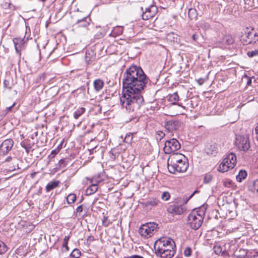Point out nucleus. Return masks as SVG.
Masks as SVG:
<instances>
[{
	"instance_id": "f257e3e1",
	"label": "nucleus",
	"mask_w": 258,
	"mask_h": 258,
	"mask_svg": "<svg viewBox=\"0 0 258 258\" xmlns=\"http://www.w3.org/2000/svg\"><path fill=\"white\" fill-rule=\"evenodd\" d=\"M149 79L141 67L133 65L123 75V90L120 101L122 108L130 114V120L138 117L139 110L144 102L141 92Z\"/></svg>"
},
{
	"instance_id": "f03ea898",
	"label": "nucleus",
	"mask_w": 258,
	"mask_h": 258,
	"mask_svg": "<svg viewBox=\"0 0 258 258\" xmlns=\"http://www.w3.org/2000/svg\"><path fill=\"white\" fill-rule=\"evenodd\" d=\"M175 249L176 245L174 241L169 237H162L156 241L154 244L155 253H161V251Z\"/></svg>"
},
{
	"instance_id": "7ed1b4c3",
	"label": "nucleus",
	"mask_w": 258,
	"mask_h": 258,
	"mask_svg": "<svg viewBox=\"0 0 258 258\" xmlns=\"http://www.w3.org/2000/svg\"><path fill=\"white\" fill-rule=\"evenodd\" d=\"M74 23L73 25L74 29H86L90 24L91 19L89 15L84 16L81 12L77 10V13L73 16Z\"/></svg>"
},
{
	"instance_id": "20e7f679",
	"label": "nucleus",
	"mask_w": 258,
	"mask_h": 258,
	"mask_svg": "<svg viewBox=\"0 0 258 258\" xmlns=\"http://www.w3.org/2000/svg\"><path fill=\"white\" fill-rule=\"evenodd\" d=\"M236 163V156L235 154L231 153L223 160L220 164L218 170L221 172L227 171L230 169H233Z\"/></svg>"
},
{
	"instance_id": "39448f33",
	"label": "nucleus",
	"mask_w": 258,
	"mask_h": 258,
	"mask_svg": "<svg viewBox=\"0 0 258 258\" xmlns=\"http://www.w3.org/2000/svg\"><path fill=\"white\" fill-rule=\"evenodd\" d=\"M157 226L154 223H149L142 225L139 229V233L144 238H148L151 237Z\"/></svg>"
},
{
	"instance_id": "423d86ee",
	"label": "nucleus",
	"mask_w": 258,
	"mask_h": 258,
	"mask_svg": "<svg viewBox=\"0 0 258 258\" xmlns=\"http://www.w3.org/2000/svg\"><path fill=\"white\" fill-rule=\"evenodd\" d=\"M25 35L23 38L21 37L15 38L13 39V42L15 45L16 51L17 53H20L22 47L24 45V43L27 41L30 36V29L29 27L26 26L25 30Z\"/></svg>"
},
{
	"instance_id": "0eeeda50",
	"label": "nucleus",
	"mask_w": 258,
	"mask_h": 258,
	"mask_svg": "<svg viewBox=\"0 0 258 258\" xmlns=\"http://www.w3.org/2000/svg\"><path fill=\"white\" fill-rule=\"evenodd\" d=\"M235 143L239 150L244 152L248 151L250 148L249 138L247 135L237 137Z\"/></svg>"
},
{
	"instance_id": "6e6552de",
	"label": "nucleus",
	"mask_w": 258,
	"mask_h": 258,
	"mask_svg": "<svg viewBox=\"0 0 258 258\" xmlns=\"http://www.w3.org/2000/svg\"><path fill=\"white\" fill-rule=\"evenodd\" d=\"M180 147V144L178 140L173 138L165 142L163 150L165 154H168L177 151Z\"/></svg>"
},
{
	"instance_id": "1a4fd4ad",
	"label": "nucleus",
	"mask_w": 258,
	"mask_h": 258,
	"mask_svg": "<svg viewBox=\"0 0 258 258\" xmlns=\"http://www.w3.org/2000/svg\"><path fill=\"white\" fill-rule=\"evenodd\" d=\"M182 155L178 154L177 153H174L171 155L167 161V167L169 172L172 174H175L178 172V167L177 165V156H182Z\"/></svg>"
},
{
	"instance_id": "9d476101",
	"label": "nucleus",
	"mask_w": 258,
	"mask_h": 258,
	"mask_svg": "<svg viewBox=\"0 0 258 258\" xmlns=\"http://www.w3.org/2000/svg\"><path fill=\"white\" fill-rule=\"evenodd\" d=\"M142 11V19L144 20H148L153 18L158 12L157 7L151 4L149 7H143L141 8Z\"/></svg>"
},
{
	"instance_id": "9b49d317",
	"label": "nucleus",
	"mask_w": 258,
	"mask_h": 258,
	"mask_svg": "<svg viewBox=\"0 0 258 258\" xmlns=\"http://www.w3.org/2000/svg\"><path fill=\"white\" fill-rule=\"evenodd\" d=\"M242 40L246 45L254 44L258 41V33L255 32L252 29L242 36Z\"/></svg>"
},
{
	"instance_id": "f8f14e48",
	"label": "nucleus",
	"mask_w": 258,
	"mask_h": 258,
	"mask_svg": "<svg viewBox=\"0 0 258 258\" xmlns=\"http://www.w3.org/2000/svg\"><path fill=\"white\" fill-rule=\"evenodd\" d=\"M203 222V218L197 217L195 214H190L188 216V224L193 229L197 230L201 226Z\"/></svg>"
},
{
	"instance_id": "ddd939ff",
	"label": "nucleus",
	"mask_w": 258,
	"mask_h": 258,
	"mask_svg": "<svg viewBox=\"0 0 258 258\" xmlns=\"http://www.w3.org/2000/svg\"><path fill=\"white\" fill-rule=\"evenodd\" d=\"M14 141L12 139L5 140L0 146V155H6L12 148Z\"/></svg>"
},
{
	"instance_id": "4468645a",
	"label": "nucleus",
	"mask_w": 258,
	"mask_h": 258,
	"mask_svg": "<svg viewBox=\"0 0 258 258\" xmlns=\"http://www.w3.org/2000/svg\"><path fill=\"white\" fill-rule=\"evenodd\" d=\"M180 126V122L177 119H171L166 121L164 127L168 132H173L177 131Z\"/></svg>"
},
{
	"instance_id": "2eb2a0df",
	"label": "nucleus",
	"mask_w": 258,
	"mask_h": 258,
	"mask_svg": "<svg viewBox=\"0 0 258 258\" xmlns=\"http://www.w3.org/2000/svg\"><path fill=\"white\" fill-rule=\"evenodd\" d=\"M186 210L185 206L175 204L170 205L167 208V211L174 215H181Z\"/></svg>"
},
{
	"instance_id": "dca6fc26",
	"label": "nucleus",
	"mask_w": 258,
	"mask_h": 258,
	"mask_svg": "<svg viewBox=\"0 0 258 258\" xmlns=\"http://www.w3.org/2000/svg\"><path fill=\"white\" fill-rule=\"evenodd\" d=\"M205 151L207 154L215 156L218 152V149L216 144H208Z\"/></svg>"
},
{
	"instance_id": "f3484780",
	"label": "nucleus",
	"mask_w": 258,
	"mask_h": 258,
	"mask_svg": "<svg viewBox=\"0 0 258 258\" xmlns=\"http://www.w3.org/2000/svg\"><path fill=\"white\" fill-rule=\"evenodd\" d=\"M175 253V249L165 250L164 252L161 251V253H155L157 256L161 258H172Z\"/></svg>"
},
{
	"instance_id": "a211bd4d",
	"label": "nucleus",
	"mask_w": 258,
	"mask_h": 258,
	"mask_svg": "<svg viewBox=\"0 0 258 258\" xmlns=\"http://www.w3.org/2000/svg\"><path fill=\"white\" fill-rule=\"evenodd\" d=\"M178 172H184L186 171L188 167V163L177 157Z\"/></svg>"
},
{
	"instance_id": "6ab92c4d",
	"label": "nucleus",
	"mask_w": 258,
	"mask_h": 258,
	"mask_svg": "<svg viewBox=\"0 0 258 258\" xmlns=\"http://www.w3.org/2000/svg\"><path fill=\"white\" fill-rule=\"evenodd\" d=\"M94 87L96 91H99L104 86V82L101 79H97L94 81Z\"/></svg>"
},
{
	"instance_id": "aec40b11",
	"label": "nucleus",
	"mask_w": 258,
	"mask_h": 258,
	"mask_svg": "<svg viewBox=\"0 0 258 258\" xmlns=\"http://www.w3.org/2000/svg\"><path fill=\"white\" fill-rule=\"evenodd\" d=\"M59 183V181L57 180L49 182L46 186V191H49L58 186Z\"/></svg>"
},
{
	"instance_id": "412c9836",
	"label": "nucleus",
	"mask_w": 258,
	"mask_h": 258,
	"mask_svg": "<svg viewBox=\"0 0 258 258\" xmlns=\"http://www.w3.org/2000/svg\"><path fill=\"white\" fill-rule=\"evenodd\" d=\"M222 42L225 44L231 45L234 42V39L230 35H226L222 39Z\"/></svg>"
},
{
	"instance_id": "4be33fe9",
	"label": "nucleus",
	"mask_w": 258,
	"mask_h": 258,
	"mask_svg": "<svg viewBox=\"0 0 258 258\" xmlns=\"http://www.w3.org/2000/svg\"><path fill=\"white\" fill-rule=\"evenodd\" d=\"M98 190V185L97 184H92L86 189L87 195H91L94 194Z\"/></svg>"
},
{
	"instance_id": "5701e85b",
	"label": "nucleus",
	"mask_w": 258,
	"mask_h": 258,
	"mask_svg": "<svg viewBox=\"0 0 258 258\" xmlns=\"http://www.w3.org/2000/svg\"><path fill=\"white\" fill-rule=\"evenodd\" d=\"M247 176V172L245 170H241L239 171L238 174L236 176V180L238 182H241L245 179Z\"/></svg>"
},
{
	"instance_id": "b1692460",
	"label": "nucleus",
	"mask_w": 258,
	"mask_h": 258,
	"mask_svg": "<svg viewBox=\"0 0 258 258\" xmlns=\"http://www.w3.org/2000/svg\"><path fill=\"white\" fill-rule=\"evenodd\" d=\"M70 159L69 158H63L60 159L58 163V166L59 169H63L69 163Z\"/></svg>"
},
{
	"instance_id": "393cba45",
	"label": "nucleus",
	"mask_w": 258,
	"mask_h": 258,
	"mask_svg": "<svg viewBox=\"0 0 258 258\" xmlns=\"http://www.w3.org/2000/svg\"><path fill=\"white\" fill-rule=\"evenodd\" d=\"M178 37L177 34L171 32L167 35V39L170 41L177 42L179 39Z\"/></svg>"
},
{
	"instance_id": "a878e982",
	"label": "nucleus",
	"mask_w": 258,
	"mask_h": 258,
	"mask_svg": "<svg viewBox=\"0 0 258 258\" xmlns=\"http://www.w3.org/2000/svg\"><path fill=\"white\" fill-rule=\"evenodd\" d=\"M85 108L80 107L78 108L74 113V117L75 119H78L82 114L85 112Z\"/></svg>"
},
{
	"instance_id": "bb28decb",
	"label": "nucleus",
	"mask_w": 258,
	"mask_h": 258,
	"mask_svg": "<svg viewBox=\"0 0 258 258\" xmlns=\"http://www.w3.org/2000/svg\"><path fill=\"white\" fill-rule=\"evenodd\" d=\"M179 100V96L176 92L170 94L169 96V101L172 102L173 104H176V102Z\"/></svg>"
},
{
	"instance_id": "cd10ccee",
	"label": "nucleus",
	"mask_w": 258,
	"mask_h": 258,
	"mask_svg": "<svg viewBox=\"0 0 258 258\" xmlns=\"http://www.w3.org/2000/svg\"><path fill=\"white\" fill-rule=\"evenodd\" d=\"M70 239L69 236H66L63 238L62 251L63 252L67 251L69 250V246L68 245V241Z\"/></svg>"
},
{
	"instance_id": "c85d7f7f",
	"label": "nucleus",
	"mask_w": 258,
	"mask_h": 258,
	"mask_svg": "<svg viewBox=\"0 0 258 258\" xmlns=\"http://www.w3.org/2000/svg\"><path fill=\"white\" fill-rule=\"evenodd\" d=\"M81 254V251L78 248H75L70 254V258H79Z\"/></svg>"
},
{
	"instance_id": "c756f323",
	"label": "nucleus",
	"mask_w": 258,
	"mask_h": 258,
	"mask_svg": "<svg viewBox=\"0 0 258 258\" xmlns=\"http://www.w3.org/2000/svg\"><path fill=\"white\" fill-rule=\"evenodd\" d=\"M191 214H195V216L197 217L203 218V220L205 214V210H204V208H202L199 210L197 211L196 212H193Z\"/></svg>"
},
{
	"instance_id": "7c9ffc66",
	"label": "nucleus",
	"mask_w": 258,
	"mask_h": 258,
	"mask_svg": "<svg viewBox=\"0 0 258 258\" xmlns=\"http://www.w3.org/2000/svg\"><path fill=\"white\" fill-rule=\"evenodd\" d=\"M76 200V195L74 194H69L67 198V201L68 204H72L75 202Z\"/></svg>"
},
{
	"instance_id": "2f4dec72",
	"label": "nucleus",
	"mask_w": 258,
	"mask_h": 258,
	"mask_svg": "<svg viewBox=\"0 0 258 258\" xmlns=\"http://www.w3.org/2000/svg\"><path fill=\"white\" fill-rule=\"evenodd\" d=\"M188 17L191 20L196 18L197 17L196 10L195 9H190L188 11Z\"/></svg>"
},
{
	"instance_id": "473e14b6",
	"label": "nucleus",
	"mask_w": 258,
	"mask_h": 258,
	"mask_svg": "<svg viewBox=\"0 0 258 258\" xmlns=\"http://www.w3.org/2000/svg\"><path fill=\"white\" fill-rule=\"evenodd\" d=\"M8 248L6 244L0 240V254L5 253L7 251Z\"/></svg>"
},
{
	"instance_id": "72a5a7b5",
	"label": "nucleus",
	"mask_w": 258,
	"mask_h": 258,
	"mask_svg": "<svg viewBox=\"0 0 258 258\" xmlns=\"http://www.w3.org/2000/svg\"><path fill=\"white\" fill-rule=\"evenodd\" d=\"M158 202H159L158 200H156V199H153L152 200H149V201H147L145 203V205L146 206H155L158 204Z\"/></svg>"
},
{
	"instance_id": "f704fd0d",
	"label": "nucleus",
	"mask_w": 258,
	"mask_h": 258,
	"mask_svg": "<svg viewBox=\"0 0 258 258\" xmlns=\"http://www.w3.org/2000/svg\"><path fill=\"white\" fill-rule=\"evenodd\" d=\"M213 250L216 254L219 255L222 252V248L220 245H214Z\"/></svg>"
},
{
	"instance_id": "c9c22d12",
	"label": "nucleus",
	"mask_w": 258,
	"mask_h": 258,
	"mask_svg": "<svg viewBox=\"0 0 258 258\" xmlns=\"http://www.w3.org/2000/svg\"><path fill=\"white\" fill-rule=\"evenodd\" d=\"M247 55L249 57H253L258 55V49L249 51L247 52Z\"/></svg>"
},
{
	"instance_id": "e433bc0d",
	"label": "nucleus",
	"mask_w": 258,
	"mask_h": 258,
	"mask_svg": "<svg viewBox=\"0 0 258 258\" xmlns=\"http://www.w3.org/2000/svg\"><path fill=\"white\" fill-rule=\"evenodd\" d=\"M212 179V176L210 173H207L205 174V177L204 178V183H209Z\"/></svg>"
},
{
	"instance_id": "4c0bfd02",
	"label": "nucleus",
	"mask_w": 258,
	"mask_h": 258,
	"mask_svg": "<svg viewBox=\"0 0 258 258\" xmlns=\"http://www.w3.org/2000/svg\"><path fill=\"white\" fill-rule=\"evenodd\" d=\"M4 86L5 88H8L11 90L13 87V83H10L8 80H5L4 81Z\"/></svg>"
},
{
	"instance_id": "58836bf2",
	"label": "nucleus",
	"mask_w": 258,
	"mask_h": 258,
	"mask_svg": "<svg viewBox=\"0 0 258 258\" xmlns=\"http://www.w3.org/2000/svg\"><path fill=\"white\" fill-rule=\"evenodd\" d=\"M162 199L164 201H167L170 198V195L168 191H164L161 196Z\"/></svg>"
},
{
	"instance_id": "ea45409f",
	"label": "nucleus",
	"mask_w": 258,
	"mask_h": 258,
	"mask_svg": "<svg viewBox=\"0 0 258 258\" xmlns=\"http://www.w3.org/2000/svg\"><path fill=\"white\" fill-rule=\"evenodd\" d=\"M165 136V134L162 131H158L156 134V139L157 140L161 141Z\"/></svg>"
},
{
	"instance_id": "a19ab883",
	"label": "nucleus",
	"mask_w": 258,
	"mask_h": 258,
	"mask_svg": "<svg viewBox=\"0 0 258 258\" xmlns=\"http://www.w3.org/2000/svg\"><path fill=\"white\" fill-rule=\"evenodd\" d=\"M21 146L25 149L26 152L27 154L29 153L30 150L31 148V147L30 145L26 144L24 142H22L21 143Z\"/></svg>"
},
{
	"instance_id": "79ce46f5",
	"label": "nucleus",
	"mask_w": 258,
	"mask_h": 258,
	"mask_svg": "<svg viewBox=\"0 0 258 258\" xmlns=\"http://www.w3.org/2000/svg\"><path fill=\"white\" fill-rule=\"evenodd\" d=\"M191 253V249L190 247H186L184 250V254L185 256H189Z\"/></svg>"
},
{
	"instance_id": "37998d69",
	"label": "nucleus",
	"mask_w": 258,
	"mask_h": 258,
	"mask_svg": "<svg viewBox=\"0 0 258 258\" xmlns=\"http://www.w3.org/2000/svg\"><path fill=\"white\" fill-rule=\"evenodd\" d=\"M133 139V135L132 134H127L124 138V141L126 143H130Z\"/></svg>"
},
{
	"instance_id": "c03bdc74",
	"label": "nucleus",
	"mask_w": 258,
	"mask_h": 258,
	"mask_svg": "<svg viewBox=\"0 0 258 258\" xmlns=\"http://www.w3.org/2000/svg\"><path fill=\"white\" fill-rule=\"evenodd\" d=\"M252 188L254 191H256L258 193V179L253 181Z\"/></svg>"
},
{
	"instance_id": "a18cd8bd",
	"label": "nucleus",
	"mask_w": 258,
	"mask_h": 258,
	"mask_svg": "<svg viewBox=\"0 0 258 258\" xmlns=\"http://www.w3.org/2000/svg\"><path fill=\"white\" fill-rule=\"evenodd\" d=\"M103 225L107 227L110 224V222L108 221L107 217H104L103 220H102Z\"/></svg>"
},
{
	"instance_id": "49530a36",
	"label": "nucleus",
	"mask_w": 258,
	"mask_h": 258,
	"mask_svg": "<svg viewBox=\"0 0 258 258\" xmlns=\"http://www.w3.org/2000/svg\"><path fill=\"white\" fill-rule=\"evenodd\" d=\"M83 211V206L80 205L78 207L76 210V216H77V214L79 213L80 216V213Z\"/></svg>"
},
{
	"instance_id": "de8ad7c7",
	"label": "nucleus",
	"mask_w": 258,
	"mask_h": 258,
	"mask_svg": "<svg viewBox=\"0 0 258 258\" xmlns=\"http://www.w3.org/2000/svg\"><path fill=\"white\" fill-rule=\"evenodd\" d=\"M199 35H198V34H193V35H192V39L194 41H195V42H197L198 43H199V42H198V39H199Z\"/></svg>"
},
{
	"instance_id": "09e8293b",
	"label": "nucleus",
	"mask_w": 258,
	"mask_h": 258,
	"mask_svg": "<svg viewBox=\"0 0 258 258\" xmlns=\"http://www.w3.org/2000/svg\"><path fill=\"white\" fill-rule=\"evenodd\" d=\"M123 258H144L143 256L139 255H133L131 256H124Z\"/></svg>"
},
{
	"instance_id": "8fccbe9b",
	"label": "nucleus",
	"mask_w": 258,
	"mask_h": 258,
	"mask_svg": "<svg viewBox=\"0 0 258 258\" xmlns=\"http://www.w3.org/2000/svg\"><path fill=\"white\" fill-rule=\"evenodd\" d=\"M244 77L247 79L246 85L250 86L251 84V79L246 75H245Z\"/></svg>"
},
{
	"instance_id": "3c124183",
	"label": "nucleus",
	"mask_w": 258,
	"mask_h": 258,
	"mask_svg": "<svg viewBox=\"0 0 258 258\" xmlns=\"http://www.w3.org/2000/svg\"><path fill=\"white\" fill-rule=\"evenodd\" d=\"M221 253L222 254V255H223V256H226L229 255V253L228 251H227L226 250H224L223 251L222 250Z\"/></svg>"
},
{
	"instance_id": "603ef678",
	"label": "nucleus",
	"mask_w": 258,
	"mask_h": 258,
	"mask_svg": "<svg viewBox=\"0 0 258 258\" xmlns=\"http://www.w3.org/2000/svg\"><path fill=\"white\" fill-rule=\"evenodd\" d=\"M45 78V74H42L41 75L39 76V78H38V80L40 82L41 80L43 81Z\"/></svg>"
},
{
	"instance_id": "864d4df0",
	"label": "nucleus",
	"mask_w": 258,
	"mask_h": 258,
	"mask_svg": "<svg viewBox=\"0 0 258 258\" xmlns=\"http://www.w3.org/2000/svg\"><path fill=\"white\" fill-rule=\"evenodd\" d=\"M58 151L56 150H52L51 152V155H53L52 158L54 157L55 155L58 153Z\"/></svg>"
},
{
	"instance_id": "5fc2aeb1",
	"label": "nucleus",
	"mask_w": 258,
	"mask_h": 258,
	"mask_svg": "<svg viewBox=\"0 0 258 258\" xmlns=\"http://www.w3.org/2000/svg\"><path fill=\"white\" fill-rule=\"evenodd\" d=\"M196 192V191L194 192L192 194L190 195L187 198H186V201L184 202V204H186L188 201L191 198V197L193 196L194 194Z\"/></svg>"
},
{
	"instance_id": "6e6d98bb",
	"label": "nucleus",
	"mask_w": 258,
	"mask_h": 258,
	"mask_svg": "<svg viewBox=\"0 0 258 258\" xmlns=\"http://www.w3.org/2000/svg\"><path fill=\"white\" fill-rule=\"evenodd\" d=\"M204 80L203 79H202V78H201V79H199V80H198V83L200 85H202V84H203V83H204Z\"/></svg>"
},
{
	"instance_id": "4d7b16f0",
	"label": "nucleus",
	"mask_w": 258,
	"mask_h": 258,
	"mask_svg": "<svg viewBox=\"0 0 258 258\" xmlns=\"http://www.w3.org/2000/svg\"><path fill=\"white\" fill-rule=\"evenodd\" d=\"M12 159V157H11V156H9V157H8L5 159V161H6V162H9V161H10Z\"/></svg>"
},
{
	"instance_id": "13d9d810",
	"label": "nucleus",
	"mask_w": 258,
	"mask_h": 258,
	"mask_svg": "<svg viewBox=\"0 0 258 258\" xmlns=\"http://www.w3.org/2000/svg\"><path fill=\"white\" fill-rule=\"evenodd\" d=\"M16 163V166H14V168L12 169V170H15L16 169H18L19 168V167H18V163Z\"/></svg>"
},
{
	"instance_id": "bf43d9fd",
	"label": "nucleus",
	"mask_w": 258,
	"mask_h": 258,
	"mask_svg": "<svg viewBox=\"0 0 258 258\" xmlns=\"http://www.w3.org/2000/svg\"><path fill=\"white\" fill-rule=\"evenodd\" d=\"M39 1L45 2L46 0H39Z\"/></svg>"
},
{
	"instance_id": "052dcab7",
	"label": "nucleus",
	"mask_w": 258,
	"mask_h": 258,
	"mask_svg": "<svg viewBox=\"0 0 258 258\" xmlns=\"http://www.w3.org/2000/svg\"><path fill=\"white\" fill-rule=\"evenodd\" d=\"M35 173H34L32 174H31V176L33 177V176L35 175Z\"/></svg>"
},
{
	"instance_id": "680f3d73",
	"label": "nucleus",
	"mask_w": 258,
	"mask_h": 258,
	"mask_svg": "<svg viewBox=\"0 0 258 258\" xmlns=\"http://www.w3.org/2000/svg\"><path fill=\"white\" fill-rule=\"evenodd\" d=\"M12 107H13V106H11V107H9V108H8V109H11L12 108Z\"/></svg>"
},
{
	"instance_id": "e2e57ef3",
	"label": "nucleus",
	"mask_w": 258,
	"mask_h": 258,
	"mask_svg": "<svg viewBox=\"0 0 258 258\" xmlns=\"http://www.w3.org/2000/svg\"><path fill=\"white\" fill-rule=\"evenodd\" d=\"M238 257V258H244L243 257H241V256H239Z\"/></svg>"
},
{
	"instance_id": "0e129e2a",
	"label": "nucleus",
	"mask_w": 258,
	"mask_h": 258,
	"mask_svg": "<svg viewBox=\"0 0 258 258\" xmlns=\"http://www.w3.org/2000/svg\"><path fill=\"white\" fill-rule=\"evenodd\" d=\"M118 29H120V30H121V31H122V30H121V29H122V28H120V27H118Z\"/></svg>"
},
{
	"instance_id": "69168bd1",
	"label": "nucleus",
	"mask_w": 258,
	"mask_h": 258,
	"mask_svg": "<svg viewBox=\"0 0 258 258\" xmlns=\"http://www.w3.org/2000/svg\"><path fill=\"white\" fill-rule=\"evenodd\" d=\"M176 258H181V257H177Z\"/></svg>"
}]
</instances>
